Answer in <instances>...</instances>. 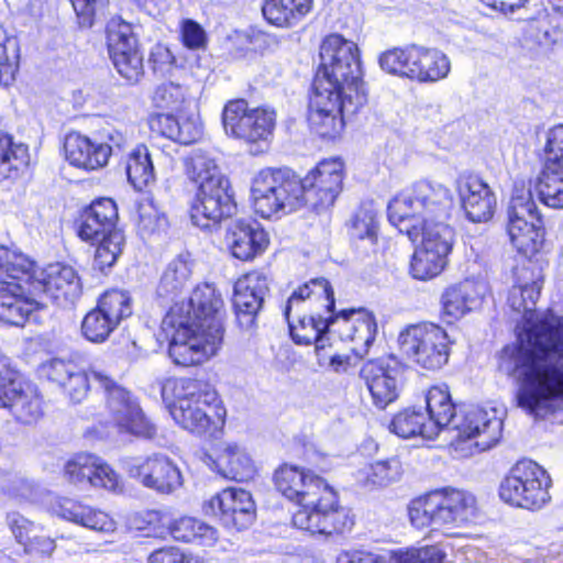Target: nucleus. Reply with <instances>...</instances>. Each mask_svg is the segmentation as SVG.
<instances>
[{"label": "nucleus", "instance_id": "obj_42", "mask_svg": "<svg viewBox=\"0 0 563 563\" xmlns=\"http://www.w3.org/2000/svg\"><path fill=\"white\" fill-rule=\"evenodd\" d=\"M126 175L129 181L136 190H142L155 180L152 156L145 145H137L130 153Z\"/></svg>", "mask_w": 563, "mask_h": 563}, {"label": "nucleus", "instance_id": "obj_60", "mask_svg": "<svg viewBox=\"0 0 563 563\" xmlns=\"http://www.w3.org/2000/svg\"><path fill=\"white\" fill-rule=\"evenodd\" d=\"M354 234L358 239H372L376 235L377 222L372 211H361L355 216L353 222Z\"/></svg>", "mask_w": 563, "mask_h": 563}, {"label": "nucleus", "instance_id": "obj_56", "mask_svg": "<svg viewBox=\"0 0 563 563\" xmlns=\"http://www.w3.org/2000/svg\"><path fill=\"white\" fill-rule=\"evenodd\" d=\"M81 27H91L97 12L107 0H69Z\"/></svg>", "mask_w": 563, "mask_h": 563}, {"label": "nucleus", "instance_id": "obj_47", "mask_svg": "<svg viewBox=\"0 0 563 563\" xmlns=\"http://www.w3.org/2000/svg\"><path fill=\"white\" fill-rule=\"evenodd\" d=\"M115 328L111 318L106 316L98 306L85 316L81 323L84 336L95 343L106 341Z\"/></svg>", "mask_w": 563, "mask_h": 563}, {"label": "nucleus", "instance_id": "obj_25", "mask_svg": "<svg viewBox=\"0 0 563 563\" xmlns=\"http://www.w3.org/2000/svg\"><path fill=\"white\" fill-rule=\"evenodd\" d=\"M224 242L232 256L251 261L265 252L269 239L258 223L236 219L228 224Z\"/></svg>", "mask_w": 563, "mask_h": 563}, {"label": "nucleus", "instance_id": "obj_10", "mask_svg": "<svg viewBox=\"0 0 563 563\" xmlns=\"http://www.w3.org/2000/svg\"><path fill=\"white\" fill-rule=\"evenodd\" d=\"M411 523L417 528L434 526H463L476 519V497L466 490L443 488L426 494L411 501Z\"/></svg>", "mask_w": 563, "mask_h": 563}, {"label": "nucleus", "instance_id": "obj_7", "mask_svg": "<svg viewBox=\"0 0 563 563\" xmlns=\"http://www.w3.org/2000/svg\"><path fill=\"white\" fill-rule=\"evenodd\" d=\"M320 67L313 89L347 98L350 111L366 103L358 47L339 34L325 37L320 47Z\"/></svg>", "mask_w": 563, "mask_h": 563}, {"label": "nucleus", "instance_id": "obj_46", "mask_svg": "<svg viewBox=\"0 0 563 563\" xmlns=\"http://www.w3.org/2000/svg\"><path fill=\"white\" fill-rule=\"evenodd\" d=\"M110 57L118 73L128 81L137 82L143 76V56L139 47L111 53Z\"/></svg>", "mask_w": 563, "mask_h": 563}, {"label": "nucleus", "instance_id": "obj_39", "mask_svg": "<svg viewBox=\"0 0 563 563\" xmlns=\"http://www.w3.org/2000/svg\"><path fill=\"white\" fill-rule=\"evenodd\" d=\"M402 475V465L397 457L365 464L355 473V481L368 488L387 486L397 482Z\"/></svg>", "mask_w": 563, "mask_h": 563}, {"label": "nucleus", "instance_id": "obj_4", "mask_svg": "<svg viewBox=\"0 0 563 563\" xmlns=\"http://www.w3.org/2000/svg\"><path fill=\"white\" fill-rule=\"evenodd\" d=\"M223 300L213 285H198L187 300L175 301L162 321L175 364L191 366L216 355L223 334Z\"/></svg>", "mask_w": 563, "mask_h": 563}, {"label": "nucleus", "instance_id": "obj_55", "mask_svg": "<svg viewBox=\"0 0 563 563\" xmlns=\"http://www.w3.org/2000/svg\"><path fill=\"white\" fill-rule=\"evenodd\" d=\"M176 132L178 133L175 136V141L181 144H190L197 141L201 133L202 126L197 117H177V128Z\"/></svg>", "mask_w": 563, "mask_h": 563}, {"label": "nucleus", "instance_id": "obj_2", "mask_svg": "<svg viewBox=\"0 0 563 563\" xmlns=\"http://www.w3.org/2000/svg\"><path fill=\"white\" fill-rule=\"evenodd\" d=\"M452 201L449 188L421 180L402 190L388 203L389 222L412 242L421 239L410 262L413 278L429 280L448 264L454 232L443 222Z\"/></svg>", "mask_w": 563, "mask_h": 563}, {"label": "nucleus", "instance_id": "obj_52", "mask_svg": "<svg viewBox=\"0 0 563 563\" xmlns=\"http://www.w3.org/2000/svg\"><path fill=\"white\" fill-rule=\"evenodd\" d=\"M93 373L99 372L96 369L85 372L77 367L76 371L73 373L71 377L67 379L66 383L62 386L71 401H82L88 394L91 383L100 385V383L93 378Z\"/></svg>", "mask_w": 563, "mask_h": 563}, {"label": "nucleus", "instance_id": "obj_48", "mask_svg": "<svg viewBox=\"0 0 563 563\" xmlns=\"http://www.w3.org/2000/svg\"><path fill=\"white\" fill-rule=\"evenodd\" d=\"M8 523L14 538L24 547L25 551L32 552L37 549L41 543L37 533L38 528L32 521L18 512H13L8 516ZM42 542L46 543L47 541L42 540Z\"/></svg>", "mask_w": 563, "mask_h": 563}, {"label": "nucleus", "instance_id": "obj_11", "mask_svg": "<svg viewBox=\"0 0 563 563\" xmlns=\"http://www.w3.org/2000/svg\"><path fill=\"white\" fill-rule=\"evenodd\" d=\"M503 421L496 408L467 406L459 409L453 420L451 450L456 459H465L489 450L501 437Z\"/></svg>", "mask_w": 563, "mask_h": 563}, {"label": "nucleus", "instance_id": "obj_49", "mask_svg": "<svg viewBox=\"0 0 563 563\" xmlns=\"http://www.w3.org/2000/svg\"><path fill=\"white\" fill-rule=\"evenodd\" d=\"M95 261L96 264L103 269L104 267L112 266L120 254L124 244V236L120 230H112V233L104 235L97 241Z\"/></svg>", "mask_w": 563, "mask_h": 563}, {"label": "nucleus", "instance_id": "obj_1", "mask_svg": "<svg viewBox=\"0 0 563 563\" xmlns=\"http://www.w3.org/2000/svg\"><path fill=\"white\" fill-rule=\"evenodd\" d=\"M516 283L508 295L512 310L526 322L519 333L516 366L521 378L518 406L536 417H544L560 407L563 395L562 320L549 311L532 322L541 290L539 277L528 267L517 268Z\"/></svg>", "mask_w": 563, "mask_h": 563}, {"label": "nucleus", "instance_id": "obj_9", "mask_svg": "<svg viewBox=\"0 0 563 563\" xmlns=\"http://www.w3.org/2000/svg\"><path fill=\"white\" fill-rule=\"evenodd\" d=\"M164 399L169 395L175 400L168 405L177 424L192 433H206L224 423L225 409L220 406L217 391L208 384L192 378L167 382L162 390Z\"/></svg>", "mask_w": 563, "mask_h": 563}, {"label": "nucleus", "instance_id": "obj_3", "mask_svg": "<svg viewBox=\"0 0 563 563\" xmlns=\"http://www.w3.org/2000/svg\"><path fill=\"white\" fill-rule=\"evenodd\" d=\"M343 162H320L303 179L287 169L265 168L252 180L254 211L264 219L291 213L303 206L316 211L333 206L342 188Z\"/></svg>", "mask_w": 563, "mask_h": 563}, {"label": "nucleus", "instance_id": "obj_62", "mask_svg": "<svg viewBox=\"0 0 563 563\" xmlns=\"http://www.w3.org/2000/svg\"><path fill=\"white\" fill-rule=\"evenodd\" d=\"M310 297L325 301V307L329 311H332L334 308V297L329 282L324 278H314L310 280Z\"/></svg>", "mask_w": 563, "mask_h": 563}, {"label": "nucleus", "instance_id": "obj_21", "mask_svg": "<svg viewBox=\"0 0 563 563\" xmlns=\"http://www.w3.org/2000/svg\"><path fill=\"white\" fill-rule=\"evenodd\" d=\"M347 98L313 89L310 98L308 122L310 129L323 139H335L344 128V115H352L357 111H350Z\"/></svg>", "mask_w": 563, "mask_h": 563}, {"label": "nucleus", "instance_id": "obj_31", "mask_svg": "<svg viewBox=\"0 0 563 563\" xmlns=\"http://www.w3.org/2000/svg\"><path fill=\"white\" fill-rule=\"evenodd\" d=\"M117 220L115 202L110 198H101L85 211L78 234L81 240L95 244L104 235L112 233V230H118Z\"/></svg>", "mask_w": 563, "mask_h": 563}, {"label": "nucleus", "instance_id": "obj_8", "mask_svg": "<svg viewBox=\"0 0 563 563\" xmlns=\"http://www.w3.org/2000/svg\"><path fill=\"white\" fill-rule=\"evenodd\" d=\"M40 271L41 268L18 249L0 245V273L7 276L0 280L1 322L22 327L31 312L40 308L37 298L31 297Z\"/></svg>", "mask_w": 563, "mask_h": 563}, {"label": "nucleus", "instance_id": "obj_26", "mask_svg": "<svg viewBox=\"0 0 563 563\" xmlns=\"http://www.w3.org/2000/svg\"><path fill=\"white\" fill-rule=\"evenodd\" d=\"M51 511L64 520L95 531L112 532L117 527L115 521L107 512L67 497L55 498L51 503Z\"/></svg>", "mask_w": 563, "mask_h": 563}, {"label": "nucleus", "instance_id": "obj_23", "mask_svg": "<svg viewBox=\"0 0 563 563\" xmlns=\"http://www.w3.org/2000/svg\"><path fill=\"white\" fill-rule=\"evenodd\" d=\"M80 294L81 284L76 271L71 266L53 263L41 268L31 297L45 295L53 300L74 301Z\"/></svg>", "mask_w": 563, "mask_h": 563}, {"label": "nucleus", "instance_id": "obj_61", "mask_svg": "<svg viewBox=\"0 0 563 563\" xmlns=\"http://www.w3.org/2000/svg\"><path fill=\"white\" fill-rule=\"evenodd\" d=\"M195 526V538L192 541H190L191 543L208 548L214 547L217 544L219 540V533L214 527L207 525L198 519H196Z\"/></svg>", "mask_w": 563, "mask_h": 563}, {"label": "nucleus", "instance_id": "obj_12", "mask_svg": "<svg viewBox=\"0 0 563 563\" xmlns=\"http://www.w3.org/2000/svg\"><path fill=\"white\" fill-rule=\"evenodd\" d=\"M552 481L547 471L531 460L516 463L499 485L500 498L515 507L539 510L551 500Z\"/></svg>", "mask_w": 563, "mask_h": 563}, {"label": "nucleus", "instance_id": "obj_53", "mask_svg": "<svg viewBox=\"0 0 563 563\" xmlns=\"http://www.w3.org/2000/svg\"><path fill=\"white\" fill-rule=\"evenodd\" d=\"M166 219L152 203L141 205L139 208V230L142 234L151 235L162 230Z\"/></svg>", "mask_w": 563, "mask_h": 563}, {"label": "nucleus", "instance_id": "obj_15", "mask_svg": "<svg viewBox=\"0 0 563 563\" xmlns=\"http://www.w3.org/2000/svg\"><path fill=\"white\" fill-rule=\"evenodd\" d=\"M107 394L106 411L109 422L119 433L151 439L156 433L155 426L146 418L137 400L124 388L103 373H93Z\"/></svg>", "mask_w": 563, "mask_h": 563}, {"label": "nucleus", "instance_id": "obj_35", "mask_svg": "<svg viewBox=\"0 0 563 563\" xmlns=\"http://www.w3.org/2000/svg\"><path fill=\"white\" fill-rule=\"evenodd\" d=\"M428 421L437 424V433L445 430L450 433L453 431V420H455L459 411H456L451 394L446 385L432 386L426 396Z\"/></svg>", "mask_w": 563, "mask_h": 563}, {"label": "nucleus", "instance_id": "obj_43", "mask_svg": "<svg viewBox=\"0 0 563 563\" xmlns=\"http://www.w3.org/2000/svg\"><path fill=\"white\" fill-rule=\"evenodd\" d=\"M20 45L14 36L0 32V84L9 86L19 69Z\"/></svg>", "mask_w": 563, "mask_h": 563}, {"label": "nucleus", "instance_id": "obj_22", "mask_svg": "<svg viewBox=\"0 0 563 563\" xmlns=\"http://www.w3.org/2000/svg\"><path fill=\"white\" fill-rule=\"evenodd\" d=\"M64 474L75 485H89L111 493L123 492L121 476L102 459L93 454L79 453L64 465Z\"/></svg>", "mask_w": 563, "mask_h": 563}, {"label": "nucleus", "instance_id": "obj_30", "mask_svg": "<svg viewBox=\"0 0 563 563\" xmlns=\"http://www.w3.org/2000/svg\"><path fill=\"white\" fill-rule=\"evenodd\" d=\"M268 290L267 277L261 272H251L240 277L234 285L233 305L239 318L252 323Z\"/></svg>", "mask_w": 563, "mask_h": 563}, {"label": "nucleus", "instance_id": "obj_36", "mask_svg": "<svg viewBox=\"0 0 563 563\" xmlns=\"http://www.w3.org/2000/svg\"><path fill=\"white\" fill-rule=\"evenodd\" d=\"M420 46L409 44L383 52L378 57L380 68L387 74L412 81Z\"/></svg>", "mask_w": 563, "mask_h": 563}, {"label": "nucleus", "instance_id": "obj_45", "mask_svg": "<svg viewBox=\"0 0 563 563\" xmlns=\"http://www.w3.org/2000/svg\"><path fill=\"white\" fill-rule=\"evenodd\" d=\"M107 41L109 54L137 47L132 25L120 16H114L108 22Z\"/></svg>", "mask_w": 563, "mask_h": 563}, {"label": "nucleus", "instance_id": "obj_57", "mask_svg": "<svg viewBox=\"0 0 563 563\" xmlns=\"http://www.w3.org/2000/svg\"><path fill=\"white\" fill-rule=\"evenodd\" d=\"M97 142L104 144L110 150V156L124 150L130 143V136L113 126L103 128L95 136Z\"/></svg>", "mask_w": 563, "mask_h": 563}, {"label": "nucleus", "instance_id": "obj_40", "mask_svg": "<svg viewBox=\"0 0 563 563\" xmlns=\"http://www.w3.org/2000/svg\"><path fill=\"white\" fill-rule=\"evenodd\" d=\"M390 430L400 438H413L420 435L424 439H434L437 424L430 423L422 411L406 409L397 413L390 422Z\"/></svg>", "mask_w": 563, "mask_h": 563}, {"label": "nucleus", "instance_id": "obj_41", "mask_svg": "<svg viewBox=\"0 0 563 563\" xmlns=\"http://www.w3.org/2000/svg\"><path fill=\"white\" fill-rule=\"evenodd\" d=\"M194 271L191 254L181 253L166 266L158 285L161 296H173L179 292L190 280Z\"/></svg>", "mask_w": 563, "mask_h": 563}, {"label": "nucleus", "instance_id": "obj_63", "mask_svg": "<svg viewBox=\"0 0 563 563\" xmlns=\"http://www.w3.org/2000/svg\"><path fill=\"white\" fill-rule=\"evenodd\" d=\"M185 552L178 547H164L148 555V563H184Z\"/></svg>", "mask_w": 563, "mask_h": 563}, {"label": "nucleus", "instance_id": "obj_58", "mask_svg": "<svg viewBox=\"0 0 563 563\" xmlns=\"http://www.w3.org/2000/svg\"><path fill=\"white\" fill-rule=\"evenodd\" d=\"M181 40L186 47L190 49L203 48L207 43L205 30L192 20H185L181 23Z\"/></svg>", "mask_w": 563, "mask_h": 563}, {"label": "nucleus", "instance_id": "obj_17", "mask_svg": "<svg viewBox=\"0 0 563 563\" xmlns=\"http://www.w3.org/2000/svg\"><path fill=\"white\" fill-rule=\"evenodd\" d=\"M563 125L548 132L544 146L543 168L537 190L540 200L550 208L563 207Z\"/></svg>", "mask_w": 563, "mask_h": 563}, {"label": "nucleus", "instance_id": "obj_24", "mask_svg": "<svg viewBox=\"0 0 563 563\" xmlns=\"http://www.w3.org/2000/svg\"><path fill=\"white\" fill-rule=\"evenodd\" d=\"M456 190L472 222H486L493 218L497 205L496 196L483 179L475 175H460Z\"/></svg>", "mask_w": 563, "mask_h": 563}, {"label": "nucleus", "instance_id": "obj_14", "mask_svg": "<svg viewBox=\"0 0 563 563\" xmlns=\"http://www.w3.org/2000/svg\"><path fill=\"white\" fill-rule=\"evenodd\" d=\"M451 343L446 331L433 323L409 325L398 336L401 353L428 371L439 369L448 363Z\"/></svg>", "mask_w": 563, "mask_h": 563}, {"label": "nucleus", "instance_id": "obj_37", "mask_svg": "<svg viewBox=\"0 0 563 563\" xmlns=\"http://www.w3.org/2000/svg\"><path fill=\"white\" fill-rule=\"evenodd\" d=\"M312 0H266L264 18L273 25L289 27L297 24L310 10Z\"/></svg>", "mask_w": 563, "mask_h": 563}, {"label": "nucleus", "instance_id": "obj_5", "mask_svg": "<svg viewBox=\"0 0 563 563\" xmlns=\"http://www.w3.org/2000/svg\"><path fill=\"white\" fill-rule=\"evenodd\" d=\"M277 490L299 506L292 525L311 536H332L350 531L354 525L350 510L341 507L333 488L312 471L283 464L274 474Z\"/></svg>", "mask_w": 563, "mask_h": 563}, {"label": "nucleus", "instance_id": "obj_16", "mask_svg": "<svg viewBox=\"0 0 563 563\" xmlns=\"http://www.w3.org/2000/svg\"><path fill=\"white\" fill-rule=\"evenodd\" d=\"M225 134L249 145L266 143L276 125L274 110L251 108L244 99L230 100L222 111Z\"/></svg>", "mask_w": 563, "mask_h": 563}, {"label": "nucleus", "instance_id": "obj_27", "mask_svg": "<svg viewBox=\"0 0 563 563\" xmlns=\"http://www.w3.org/2000/svg\"><path fill=\"white\" fill-rule=\"evenodd\" d=\"M64 152L66 161L85 170H96L104 167L110 158V150L104 144L97 142L80 133H69L65 137Z\"/></svg>", "mask_w": 563, "mask_h": 563}, {"label": "nucleus", "instance_id": "obj_6", "mask_svg": "<svg viewBox=\"0 0 563 563\" xmlns=\"http://www.w3.org/2000/svg\"><path fill=\"white\" fill-rule=\"evenodd\" d=\"M185 166L190 180L198 185L190 205V219L196 227L210 230L236 212L229 179L209 152L194 150Z\"/></svg>", "mask_w": 563, "mask_h": 563}, {"label": "nucleus", "instance_id": "obj_54", "mask_svg": "<svg viewBox=\"0 0 563 563\" xmlns=\"http://www.w3.org/2000/svg\"><path fill=\"white\" fill-rule=\"evenodd\" d=\"M150 63L154 73L166 76L172 74L176 58L167 46L155 44L151 51Z\"/></svg>", "mask_w": 563, "mask_h": 563}, {"label": "nucleus", "instance_id": "obj_33", "mask_svg": "<svg viewBox=\"0 0 563 563\" xmlns=\"http://www.w3.org/2000/svg\"><path fill=\"white\" fill-rule=\"evenodd\" d=\"M331 318L333 316L327 318L319 317L318 319L313 316L294 318L289 313V319H287L294 341L303 345L314 343L318 361L320 362L324 356L322 352L325 349L327 335H332L329 332Z\"/></svg>", "mask_w": 563, "mask_h": 563}, {"label": "nucleus", "instance_id": "obj_13", "mask_svg": "<svg viewBox=\"0 0 563 563\" xmlns=\"http://www.w3.org/2000/svg\"><path fill=\"white\" fill-rule=\"evenodd\" d=\"M507 232L511 244L525 256L537 254L542 246L541 221L530 187L525 180H516L514 184L508 207Z\"/></svg>", "mask_w": 563, "mask_h": 563}, {"label": "nucleus", "instance_id": "obj_44", "mask_svg": "<svg viewBox=\"0 0 563 563\" xmlns=\"http://www.w3.org/2000/svg\"><path fill=\"white\" fill-rule=\"evenodd\" d=\"M98 308L111 318L118 327L120 322L132 314V299L129 292L118 289L106 291L98 301Z\"/></svg>", "mask_w": 563, "mask_h": 563}, {"label": "nucleus", "instance_id": "obj_50", "mask_svg": "<svg viewBox=\"0 0 563 563\" xmlns=\"http://www.w3.org/2000/svg\"><path fill=\"white\" fill-rule=\"evenodd\" d=\"M186 99L187 89L172 81L158 85L152 96L155 107L167 110H179Z\"/></svg>", "mask_w": 563, "mask_h": 563}, {"label": "nucleus", "instance_id": "obj_18", "mask_svg": "<svg viewBox=\"0 0 563 563\" xmlns=\"http://www.w3.org/2000/svg\"><path fill=\"white\" fill-rule=\"evenodd\" d=\"M202 509L230 529H246L255 519V503L242 488L231 487L217 493L203 503Z\"/></svg>", "mask_w": 563, "mask_h": 563}, {"label": "nucleus", "instance_id": "obj_34", "mask_svg": "<svg viewBox=\"0 0 563 563\" xmlns=\"http://www.w3.org/2000/svg\"><path fill=\"white\" fill-rule=\"evenodd\" d=\"M452 68L450 57L437 47L421 45L412 81L435 84L449 77Z\"/></svg>", "mask_w": 563, "mask_h": 563}, {"label": "nucleus", "instance_id": "obj_28", "mask_svg": "<svg viewBox=\"0 0 563 563\" xmlns=\"http://www.w3.org/2000/svg\"><path fill=\"white\" fill-rule=\"evenodd\" d=\"M486 292L487 285L484 282L465 279L452 285L441 296L443 313L451 320H459L477 309Z\"/></svg>", "mask_w": 563, "mask_h": 563}, {"label": "nucleus", "instance_id": "obj_59", "mask_svg": "<svg viewBox=\"0 0 563 563\" xmlns=\"http://www.w3.org/2000/svg\"><path fill=\"white\" fill-rule=\"evenodd\" d=\"M77 365L71 362L54 358L44 366L45 375L48 379L63 386L76 371Z\"/></svg>", "mask_w": 563, "mask_h": 563}, {"label": "nucleus", "instance_id": "obj_19", "mask_svg": "<svg viewBox=\"0 0 563 563\" xmlns=\"http://www.w3.org/2000/svg\"><path fill=\"white\" fill-rule=\"evenodd\" d=\"M128 473L144 487L162 494H172L184 484L178 465L167 455L159 453L133 459L128 464Z\"/></svg>", "mask_w": 563, "mask_h": 563}, {"label": "nucleus", "instance_id": "obj_32", "mask_svg": "<svg viewBox=\"0 0 563 563\" xmlns=\"http://www.w3.org/2000/svg\"><path fill=\"white\" fill-rule=\"evenodd\" d=\"M212 467L221 476L238 482L247 481L255 474L252 459L235 443H222L218 446Z\"/></svg>", "mask_w": 563, "mask_h": 563}, {"label": "nucleus", "instance_id": "obj_29", "mask_svg": "<svg viewBox=\"0 0 563 563\" xmlns=\"http://www.w3.org/2000/svg\"><path fill=\"white\" fill-rule=\"evenodd\" d=\"M361 375L371 393L374 404L385 408L398 397V371L383 360L369 361L362 367Z\"/></svg>", "mask_w": 563, "mask_h": 563}, {"label": "nucleus", "instance_id": "obj_51", "mask_svg": "<svg viewBox=\"0 0 563 563\" xmlns=\"http://www.w3.org/2000/svg\"><path fill=\"white\" fill-rule=\"evenodd\" d=\"M397 563H444L445 554L438 547L407 548L393 552Z\"/></svg>", "mask_w": 563, "mask_h": 563}, {"label": "nucleus", "instance_id": "obj_38", "mask_svg": "<svg viewBox=\"0 0 563 563\" xmlns=\"http://www.w3.org/2000/svg\"><path fill=\"white\" fill-rule=\"evenodd\" d=\"M30 163L29 148L0 130V180L19 177Z\"/></svg>", "mask_w": 563, "mask_h": 563}, {"label": "nucleus", "instance_id": "obj_64", "mask_svg": "<svg viewBox=\"0 0 563 563\" xmlns=\"http://www.w3.org/2000/svg\"><path fill=\"white\" fill-rule=\"evenodd\" d=\"M196 525V518L183 517L176 520L170 527V533L173 538L181 542H190L195 538L194 529Z\"/></svg>", "mask_w": 563, "mask_h": 563}, {"label": "nucleus", "instance_id": "obj_20", "mask_svg": "<svg viewBox=\"0 0 563 563\" xmlns=\"http://www.w3.org/2000/svg\"><path fill=\"white\" fill-rule=\"evenodd\" d=\"M329 332L353 343V353L364 357L377 334V323L374 314L366 309L341 310L330 319Z\"/></svg>", "mask_w": 563, "mask_h": 563}]
</instances>
